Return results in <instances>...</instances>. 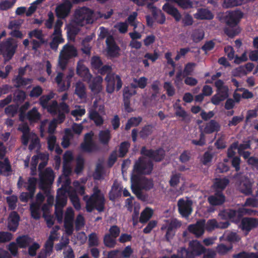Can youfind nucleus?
<instances>
[{
    "label": "nucleus",
    "mask_w": 258,
    "mask_h": 258,
    "mask_svg": "<svg viewBox=\"0 0 258 258\" xmlns=\"http://www.w3.org/2000/svg\"><path fill=\"white\" fill-rule=\"evenodd\" d=\"M220 124L216 120L211 119L206 123L203 133L210 134L215 132H219L220 130Z\"/></svg>",
    "instance_id": "nucleus-26"
},
{
    "label": "nucleus",
    "mask_w": 258,
    "mask_h": 258,
    "mask_svg": "<svg viewBox=\"0 0 258 258\" xmlns=\"http://www.w3.org/2000/svg\"><path fill=\"white\" fill-rule=\"evenodd\" d=\"M141 154L155 162L162 161L165 156V151L161 148L154 150L153 149H148L145 146H143L141 148Z\"/></svg>",
    "instance_id": "nucleus-8"
},
{
    "label": "nucleus",
    "mask_w": 258,
    "mask_h": 258,
    "mask_svg": "<svg viewBox=\"0 0 258 258\" xmlns=\"http://www.w3.org/2000/svg\"><path fill=\"white\" fill-rule=\"evenodd\" d=\"M94 134L90 131L84 135L83 141L81 143L80 149L82 152L92 153L99 150V147L93 140Z\"/></svg>",
    "instance_id": "nucleus-4"
},
{
    "label": "nucleus",
    "mask_w": 258,
    "mask_h": 258,
    "mask_svg": "<svg viewBox=\"0 0 258 258\" xmlns=\"http://www.w3.org/2000/svg\"><path fill=\"white\" fill-rule=\"evenodd\" d=\"M153 168V164L151 161L140 157L135 164L134 170L139 174H149Z\"/></svg>",
    "instance_id": "nucleus-6"
},
{
    "label": "nucleus",
    "mask_w": 258,
    "mask_h": 258,
    "mask_svg": "<svg viewBox=\"0 0 258 258\" xmlns=\"http://www.w3.org/2000/svg\"><path fill=\"white\" fill-rule=\"evenodd\" d=\"M215 228H219V224L215 219H210L208 220L206 229L208 231H212Z\"/></svg>",
    "instance_id": "nucleus-57"
},
{
    "label": "nucleus",
    "mask_w": 258,
    "mask_h": 258,
    "mask_svg": "<svg viewBox=\"0 0 258 258\" xmlns=\"http://www.w3.org/2000/svg\"><path fill=\"white\" fill-rule=\"evenodd\" d=\"M88 243L90 247L98 245V238L96 233L93 232L89 235Z\"/></svg>",
    "instance_id": "nucleus-58"
},
{
    "label": "nucleus",
    "mask_w": 258,
    "mask_h": 258,
    "mask_svg": "<svg viewBox=\"0 0 258 258\" xmlns=\"http://www.w3.org/2000/svg\"><path fill=\"white\" fill-rule=\"evenodd\" d=\"M192 202L191 201H185L180 199L177 202L178 211L180 214L184 217H188L192 212Z\"/></svg>",
    "instance_id": "nucleus-15"
},
{
    "label": "nucleus",
    "mask_w": 258,
    "mask_h": 258,
    "mask_svg": "<svg viewBox=\"0 0 258 258\" xmlns=\"http://www.w3.org/2000/svg\"><path fill=\"white\" fill-rule=\"evenodd\" d=\"M191 37L194 42L198 43L204 38V33L199 30H195L193 32Z\"/></svg>",
    "instance_id": "nucleus-59"
},
{
    "label": "nucleus",
    "mask_w": 258,
    "mask_h": 258,
    "mask_svg": "<svg viewBox=\"0 0 258 258\" xmlns=\"http://www.w3.org/2000/svg\"><path fill=\"white\" fill-rule=\"evenodd\" d=\"M107 46V55L110 57H116L119 55L120 48L115 43L112 36L108 37L106 40Z\"/></svg>",
    "instance_id": "nucleus-18"
},
{
    "label": "nucleus",
    "mask_w": 258,
    "mask_h": 258,
    "mask_svg": "<svg viewBox=\"0 0 258 258\" xmlns=\"http://www.w3.org/2000/svg\"><path fill=\"white\" fill-rule=\"evenodd\" d=\"M194 17L198 20H212L214 18V15L210 10L207 9L200 8L194 14Z\"/></svg>",
    "instance_id": "nucleus-25"
},
{
    "label": "nucleus",
    "mask_w": 258,
    "mask_h": 258,
    "mask_svg": "<svg viewBox=\"0 0 258 258\" xmlns=\"http://www.w3.org/2000/svg\"><path fill=\"white\" fill-rule=\"evenodd\" d=\"M26 118L30 122H37L40 119L41 114L34 107L27 112Z\"/></svg>",
    "instance_id": "nucleus-34"
},
{
    "label": "nucleus",
    "mask_w": 258,
    "mask_h": 258,
    "mask_svg": "<svg viewBox=\"0 0 258 258\" xmlns=\"http://www.w3.org/2000/svg\"><path fill=\"white\" fill-rule=\"evenodd\" d=\"M63 55L68 57L69 59L77 55V51L76 48L72 45H68L64 47Z\"/></svg>",
    "instance_id": "nucleus-41"
},
{
    "label": "nucleus",
    "mask_w": 258,
    "mask_h": 258,
    "mask_svg": "<svg viewBox=\"0 0 258 258\" xmlns=\"http://www.w3.org/2000/svg\"><path fill=\"white\" fill-rule=\"evenodd\" d=\"M75 93L80 99H85L87 97L86 88L83 83L81 81L76 83Z\"/></svg>",
    "instance_id": "nucleus-30"
},
{
    "label": "nucleus",
    "mask_w": 258,
    "mask_h": 258,
    "mask_svg": "<svg viewBox=\"0 0 258 258\" xmlns=\"http://www.w3.org/2000/svg\"><path fill=\"white\" fill-rule=\"evenodd\" d=\"M153 214V210L149 207H146L141 213L139 222L141 223L147 222L152 217Z\"/></svg>",
    "instance_id": "nucleus-35"
},
{
    "label": "nucleus",
    "mask_w": 258,
    "mask_h": 258,
    "mask_svg": "<svg viewBox=\"0 0 258 258\" xmlns=\"http://www.w3.org/2000/svg\"><path fill=\"white\" fill-rule=\"evenodd\" d=\"M67 196L56 197L55 207L63 208L67 203Z\"/></svg>",
    "instance_id": "nucleus-55"
},
{
    "label": "nucleus",
    "mask_w": 258,
    "mask_h": 258,
    "mask_svg": "<svg viewBox=\"0 0 258 258\" xmlns=\"http://www.w3.org/2000/svg\"><path fill=\"white\" fill-rule=\"evenodd\" d=\"M243 215V210H235L231 209H223L219 211L218 216L222 220H231L234 222V218L237 217L240 219Z\"/></svg>",
    "instance_id": "nucleus-10"
},
{
    "label": "nucleus",
    "mask_w": 258,
    "mask_h": 258,
    "mask_svg": "<svg viewBox=\"0 0 258 258\" xmlns=\"http://www.w3.org/2000/svg\"><path fill=\"white\" fill-rule=\"evenodd\" d=\"M74 219V212L73 210L71 208H68L64 215V227L66 232L68 235H71L73 233Z\"/></svg>",
    "instance_id": "nucleus-13"
},
{
    "label": "nucleus",
    "mask_w": 258,
    "mask_h": 258,
    "mask_svg": "<svg viewBox=\"0 0 258 258\" xmlns=\"http://www.w3.org/2000/svg\"><path fill=\"white\" fill-rule=\"evenodd\" d=\"M28 36L30 38L34 37L40 40V42L47 43V39L44 38V34L42 30L35 29L28 33Z\"/></svg>",
    "instance_id": "nucleus-36"
},
{
    "label": "nucleus",
    "mask_w": 258,
    "mask_h": 258,
    "mask_svg": "<svg viewBox=\"0 0 258 258\" xmlns=\"http://www.w3.org/2000/svg\"><path fill=\"white\" fill-rule=\"evenodd\" d=\"M20 220L18 213L16 211L12 212L8 220V229L12 232H15L18 229Z\"/></svg>",
    "instance_id": "nucleus-20"
},
{
    "label": "nucleus",
    "mask_w": 258,
    "mask_h": 258,
    "mask_svg": "<svg viewBox=\"0 0 258 258\" xmlns=\"http://www.w3.org/2000/svg\"><path fill=\"white\" fill-rule=\"evenodd\" d=\"M103 243L106 247L113 248L116 244V238L106 233L103 237Z\"/></svg>",
    "instance_id": "nucleus-42"
},
{
    "label": "nucleus",
    "mask_w": 258,
    "mask_h": 258,
    "mask_svg": "<svg viewBox=\"0 0 258 258\" xmlns=\"http://www.w3.org/2000/svg\"><path fill=\"white\" fill-rule=\"evenodd\" d=\"M208 201L212 206L221 205L225 201V197L222 191H217L214 195L208 197Z\"/></svg>",
    "instance_id": "nucleus-23"
},
{
    "label": "nucleus",
    "mask_w": 258,
    "mask_h": 258,
    "mask_svg": "<svg viewBox=\"0 0 258 258\" xmlns=\"http://www.w3.org/2000/svg\"><path fill=\"white\" fill-rule=\"evenodd\" d=\"M69 197L74 207L77 210H80L81 208V204L76 192H71Z\"/></svg>",
    "instance_id": "nucleus-47"
},
{
    "label": "nucleus",
    "mask_w": 258,
    "mask_h": 258,
    "mask_svg": "<svg viewBox=\"0 0 258 258\" xmlns=\"http://www.w3.org/2000/svg\"><path fill=\"white\" fill-rule=\"evenodd\" d=\"M13 82L15 83L14 87L15 88H20L22 86H25L31 83L32 80L30 78H24L22 76H16L12 80Z\"/></svg>",
    "instance_id": "nucleus-31"
},
{
    "label": "nucleus",
    "mask_w": 258,
    "mask_h": 258,
    "mask_svg": "<svg viewBox=\"0 0 258 258\" xmlns=\"http://www.w3.org/2000/svg\"><path fill=\"white\" fill-rule=\"evenodd\" d=\"M18 248L16 242H11L8 246V249L10 252L11 256H17L18 255Z\"/></svg>",
    "instance_id": "nucleus-61"
},
{
    "label": "nucleus",
    "mask_w": 258,
    "mask_h": 258,
    "mask_svg": "<svg viewBox=\"0 0 258 258\" xmlns=\"http://www.w3.org/2000/svg\"><path fill=\"white\" fill-rule=\"evenodd\" d=\"M103 78L100 76H97L90 79L89 81H86L88 85L89 88L91 92L94 94L100 93L103 89Z\"/></svg>",
    "instance_id": "nucleus-16"
},
{
    "label": "nucleus",
    "mask_w": 258,
    "mask_h": 258,
    "mask_svg": "<svg viewBox=\"0 0 258 258\" xmlns=\"http://www.w3.org/2000/svg\"><path fill=\"white\" fill-rule=\"evenodd\" d=\"M37 182V180L36 178L34 177H29L28 182H27V184L24 185V187L26 188L29 192H32L34 195L36 191Z\"/></svg>",
    "instance_id": "nucleus-38"
},
{
    "label": "nucleus",
    "mask_w": 258,
    "mask_h": 258,
    "mask_svg": "<svg viewBox=\"0 0 258 258\" xmlns=\"http://www.w3.org/2000/svg\"><path fill=\"white\" fill-rule=\"evenodd\" d=\"M229 183V180L228 178H223L217 179L215 184L217 188L223 190L226 188Z\"/></svg>",
    "instance_id": "nucleus-53"
},
{
    "label": "nucleus",
    "mask_w": 258,
    "mask_h": 258,
    "mask_svg": "<svg viewBox=\"0 0 258 258\" xmlns=\"http://www.w3.org/2000/svg\"><path fill=\"white\" fill-rule=\"evenodd\" d=\"M142 121V118L141 116L132 117L128 119L125 126V130H129L132 126H137Z\"/></svg>",
    "instance_id": "nucleus-40"
},
{
    "label": "nucleus",
    "mask_w": 258,
    "mask_h": 258,
    "mask_svg": "<svg viewBox=\"0 0 258 258\" xmlns=\"http://www.w3.org/2000/svg\"><path fill=\"white\" fill-rule=\"evenodd\" d=\"M85 225L84 217L81 214H79L75 221V228L77 231L82 229Z\"/></svg>",
    "instance_id": "nucleus-60"
},
{
    "label": "nucleus",
    "mask_w": 258,
    "mask_h": 258,
    "mask_svg": "<svg viewBox=\"0 0 258 258\" xmlns=\"http://www.w3.org/2000/svg\"><path fill=\"white\" fill-rule=\"evenodd\" d=\"M258 226V219L252 217H244L242 219L240 227L243 231H245L247 234L252 229Z\"/></svg>",
    "instance_id": "nucleus-17"
},
{
    "label": "nucleus",
    "mask_w": 258,
    "mask_h": 258,
    "mask_svg": "<svg viewBox=\"0 0 258 258\" xmlns=\"http://www.w3.org/2000/svg\"><path fill=\"white\" fill-rule=\"evenodd\" d=\"M18 44L12 38L0 43V54L3 55L5 61L11 60L14 55Z\"/></svg>",
    "instance_id": "nucleus-3"
},
{
    "label": "nucleus",
    "mask_w": 258,
    "mask_h": 258,
    "mask_svg": "<svg viewBox=\"0 0 258 258\" xmlns=\"http://www.w3.org/2000/svg\"><path fill=\"white\" fill-rule=\"evenodd\" d=\"M88 197V196L84 197V200L86 201V210L87 212L91 213L94 209L100 213L104 211L105 197L98 186H95L93 187L92 194Z\"/></svg>",
    "instance_id": "nucleus-1"
},
{
    "label": "nucleus",
    "mask_w": 258,
    "mask_h": 258,
    "mask_svg": "<svg viewBox=\"0 0 258 258\" xmlns=\"http://www.w3.org/2000/svg\"><path fill=\"white\" fill-rule=\"evenodd\" d=\"M41 205L37 202H33L30 204V211L32 218L35 220L40 218Z\"/></svg>",
    "instance_id": "nucleus-33"
},
{
    "label": "nucleus",
    "mask_w": 258,
    "mask_h": 258,
    "mask_svg": "<svg viewBox=\"0 0 258 258\" xmlns=\"http://www.w3.org/2000/svg\"><path fill=\"white\" fill-rule=\"evenodd\" d=\"M252 183L248 177L243 178L239 184V191L245 196L251 195L252 193Z\"/></svg>",
    "instance_id": "nucleus-21"
},
{
    "label": "nucleus",
    "mask_w": 258,
    "mask_h": 258,
    "mask_svg": "<svg viewBox=\"0 0 258 258\" xmlns=\"http://www.w3.org/2000/svg\"><path fill=\"white\" fill-rule=\"evenodd\" d=\"M142 180L137 175H133L131 177V188L132 190L138 189L140 187V184Z\"/></svg>",
    "instance_id": "nucleus-50"
},
{
    "label": "nucleus",
    "mask_w": 258,
    "mask_h": 258,
    "mask_svg": "<svg viewBox=\"0 0 258 258\" xmlns=\"http://www.w3.org/2000/svg\"><path fill=\"white\" fill-rule=\"evenodd\" d=\"M91 65L92 68L98 70L102 65L103 62L99 56H93L91 58Z\"/></svg>",
    "instance_id": "nucleus-45"
},
{
    "label": "nucleus",
    "mask_w": 258,
    "mask_h": 258,
    "mask_svg": "<svg viewBox=\"0 0 258 258\" xmlns=\"http://www.w3.org/2000/svg\"><path fill=\"white\" fill-rule=\"evenodd\" d=\"M154 130V126L152 124H147L143 126L139 132V136L142 139H146L151 135Z\"/></svg>",
    "instance_id": "nucleus-37"
},
{
    "label": "nucleus",
    "mask_w": 258,
    "mask_h": 258,
    "mask_svg": "<svg viewBox=\"0 0 258 258\" xmlns=\"http://www.w3.org/2000/svg\"><path fill=\"white\" fill-rule=\"evenodd\" d=\"M6 200L8 204L9 209L11 210H15L17 207L16 204L18 201L17 197L15 195L7 197Z\"/></svg>",
    "instance_id": "nucleus-48"
},
{
    "label": "nucleus",
    "mask_w": 258,
    "mask_h": 258,
    "mask_svg": "<svg viewBox=\"0 0 258 258\" xmlns=\"http://www.w3.org/2000/svg\"><path fill=\"white\" fill-rule=\"evenodd\" d=\"M243 16V13L239 10L229 12L225 16V22L227 26L230 27H235Z\"/></svg>",
    "instance_id": "nucleus-12"
},
{
    "label": "nucleus",
    "mask_w": 258,
    "mask_h": 258,
    "mask_svg": "<svg viewBox=\"0 0 258 258\" xmlns=\"http://www.w3.org/2000/svg\"><path fill=\"white\" fill-rule=\"evenodd\" d=\"M130 145V143L127 141H124L120 143L118 150L119 157L123 158L125 157L128 151Z\"/></svg>",
    "instance_id": "nucleus-43"
},
{
    "label": "nucleus",
    "mask_w": 258,
    "mask_h": 258,
    "mask_svg": "<svg viewBox=\"0 0 258 258\" xmlns=\"http://www.w3.org/2000/svg\"><path fill=\"white\" fill-rule=\"evenodd\" d=\"M107 83L106 91L109 94L112 93L115 89V84L116 83V89L119 91L122 86V82L119 76L115 74H108L105 78Z\"/></svg>",
    "instance_id": "nucleus-7"
},
{
    "label": "nucleus",
    "mask_w": 258,
    "mask_h": 258,
    "mask_svg": "<svg viewBox=\"0 0 258 258\" xmlns=\"http://www.w3.org/2000/svg\"><path fill=\"white\" fill-rule=\"evenodd\" d=\"M229 97L228 87H224L220 90H216V93L214 95L211 99V103L215 105H219L220 103L227 99Z\"/></svg>",
    "instance_id": "nucleus-14"
},
{
    "label": "nucleus",
    "mask_w": 258,
    "mask_h": 258,
    "mask_svg": "<svg viewBox=\"0 0 258 258\" xmlns=\"http://www.w3.org/2000/svg\"><path fill=\"white\" fill-rule=\"evenodd\" d=\"M72 7V4L69 0H65L62 3L56 7L55 10L56 16L58 19H65L70 14Z\"/></svg>",
    "instance_id": "nucleus-11"
},
{
    "label": "nucleus",
    "mask_w": 258,
    "mask_h": 258,
    "mask_svg": "<svg viewBox=\"0 0 258 258\" xmlns=\"http://www.w3.org/2000/svg\"><path fill=\"white\" fill-rule=\"evenodd\" d=\"M48 19L45 21L44 23L45 26L48 29H51L53 27V24L54 21V16L53 13L50 11L48 13Z\"/></svg>",
    "instance_id": "nucleus-63"
},
{
    "label": "nucleus",
    "mask_w": 258,
    "mask_h": 258,
    "mask_svg": "<svg viewBox=\"0 0 258 258\" xmlns=\"http://www.w3.org/2000/svg\"><path fill=\"white\" fill-rule=\"evenodd\" d=\"M181 174L180 173L172 174L169 181L171 187H175L180 182Z\"/></svg>",
    "instance_id": "nucleus-62"
},
{
    "label": "nucleus",
    "mask_w": 258,
    "mask_h": 258,
    "mask_svg": "<svg viewBox=\"0 0 258 258\" xmlns=\"http://www.w3.org/2000/svg\"><path fill=\"white\" fill-rule=\"evenodd\" d=\"M32 240L28 235H22L17 237L16 243L20 248H26L29 246Z\"/></svg>",
    "instance_id": "nucleus-29"
},
{
    "label": "nucleus",
    "mask_w": 258,
    "mask_h": 258,
    "mask_svg": "<svg viewBox=\"0 0 258 258\" xmlns=\"http://www.w3.org/2000/svg\"><path fill=\"white\" fill-rule=\"evenodd\" d=\"M163 10L171 16L176 22H179L181 19V15L179 10L171 5L166 3L163 7Z\"/></svg>",
    "instance_id": "nucleus-22"
},
{
    "label": "nucleus",
    "mask_w": 258,
    "mask_h": 258,
    "mask_svg": "<svg viewBox=\"0 0 258 258\" xmlns=\"http://www.w3.org/2000/svg\"><path fill=\"white\" fill-rule=\"evenodd\" d=\"M153 183L152 180L147 178H144L142 180L140 184L141 189H145V190H149L153 187Z\"/></svg>",
    "instance_id": "nucleus-56"
},
{
    "label": "nucleus",
    "mask_w": 258,
    "mask_h": 258,
    "mask_svg": "<svg viewBox=\"0 0 258 258\" xmlns=\"http://www.w3.org/2000/svg\"><path fill=\"white\" fill-rule=\"evenodd\" d=\"M188 249L198 256L203 254L206 250V248L198 240H193L190 242Z\"/></svg>",
    "instance_id": "nucleus-27"
},
{
    "label": "nucleus",
    "mask_w": 258,
    "mask_h": 258,
    "mask_svg": "<svg viewBox=\"0 0 258 258\" xmlns=\"http://www.w3.org/2000/svg\"><path fill=\"white\" fill-rule=\"evenodd\" d=\"M153 18L157 23L163 24L166 20V17L164 13L161 11H158L157 9H154L152 11Z\"/></svg>",
    "instance_id": "nucleus-39"
},
{
    "label": "nucleus",
    "mask_w": 258,
    "mask_h": 258,
    "mask_svg": "<svg viewBox=\"0 0 258 258\" xmlns=\"http://www.w3.org/2000/svg\"><path fill=\"white\" fill-rule=\"evenodd\" d=\"M12 171V167L8 158H5L4 161H0V173L10 172Z\"/></svg>",
    "instance_id": "nucleus-46"
},
{
    "label": "nucleus",
    "mask_w": 258,
    "mask_h": 258,
    "mask_svg": "<svg viewBox=\"0 0 258 258\" xmlns=\"http://www.w3.org/2000/svg\"><path fill=\"white\" fill-rule=\"evenodd\" d=\"M94 12L90 9L87 7H82L77 9L75 12V19L76 23L81 26L86 24H92L93 23Z\"/></svg>",
    "instance_id": "nucleus-2"
},
{
    "label": "nucleus",
    "mask_w": 258,
    "mask_h": 258,
    "mask_svg": "<svg viewBox=\"0 0 258 258\" xmlns=\"http://www.w3.org/2000/svg\"><path fill=\"white\" fill-rule=\"evenodd\" d=\"M242 0H225L223 3V7L230 8L241 5Z\"/></svg>",
    "instance_id": "nucleus-52"
},
{
    "label": "nucleus",
    "mask_w": 258,
    "mask_h": 258,
    "mask_svg": "<svg viewBox=\"0 0 258 258\" xmlns=\"http://www.w3.org/2000/svg\"><path fill=\"white\" fill-rule=\"evenodd\" d=\"M181 226V223L176 219L165 221V223L162 225L161 230L166 231L165 237L167 241H170L173 238L177 229L180 227Z\"/></svg>",
    "instance_id": "nucleus-5"
},
{
    "label": "nucleus",
    "mask_w": 258,
    "mask_h": 258,
    "mask_svg": "<svg viewBox=\"0 0 258 258\" xmlns=\"http://www.w3.org/2000/svg\"><path fill=\"white\" fill-rule=\"evenodd\" d=\"M89 118L97 126H100L104 123L102 116L95 110H92L89 112Z\"/></svg>",
    "instance_id": "nucleus-32"
},
{
    "label": "nucleus",
    "mask_w": 258,
    "mask_h": 258,
    "mask_svg": "<svg viewBox=\"0 0 258 258\" xmlns=\"http://www.w3.org/2000/svg\"><path fill=\"white\" fill-rule=\"evenodd\" d=\"M204 222H197L195 224H190L188 226L189 232L195 234L197 237L202 236L204 233Z\"/></svg>",
    "instance_id": "nucleus-24"
},
{
    "label": "nucleus",
    "mask_w": 258,
    "mask_h": 258,
    "mask_svg": "<svg viewBox=\"0 0 258 258\" xmlns=\"http://www.w3.org/2000/svg\"><path fill=\"white\" fill-rule=\"evenodd\" d=\"M99 142L104 146H108L111 139V132L109 130L100 131L98 134Z\"/></svg>",
    "instance_id": "nucleus-28"
},
{
    "label": "nucleus",
    "mask_w": 258,
    "mask_h": 258,
    "mask_svg": "<svg viewBox=\"0 0 258 258\" xmlns=\"http://www.w3.org/2000/svg\"><path fill=\"white\" fill-rule=\"evenodd\" d=\"M148 79L145 77H140L139 79L134 78V82L136 84L133 85L134 88H140L141 89H144L147 84Z\"/></svg>",
    "instance_id": "nucleus-44"
},
{
    "label": "nucleus",
    "mask_w": 258,
    "mask_h": 258,
    "mask_svg": "<svg viewBox=\"0 0 258 258\" xmlns=\"http://www.w3.org/2000/svg\"><path fill=\"white\" fill-rule=\"evenodd\" d=\"M132 192L136 196L137 198L142 202H147L148 200V194L143 192L140 187L132 190Z\"/></svg>",
    "instance_id": "nucleus-49"
},
{
    "label": "nucleus",
    "mask_w": 258,
    "mask_h": 258,
    "mask_svg": "<svg viewBox=\"0 0 258 258\" xmlns=\"http://www.w3.org/2000/svg\"><path fill=\"white\" fill-rule=\"evenodd\" d=\"M13 238V234L6 231H0V243H4L10 241Z\"/></svg>",
    "instance_id": "nucleus-51"
},
{
    "label": "nucleus",
    "mask_w": 258,
    "mask_h": 258,
    "mask_svg": "<svg viewBox=\"0 0 258 258\" xmlns=\"http://www.w3.org/2000/svg\"><path fill=\"white\" fill-rule=\"evenodd\" d=\"M196 66V63L195 62H188L184 68L183 70V74L184 76H191L194 70L195 67Z\"/></svg>",
    "instance_id": "nucleus-54"
},
{
    "label": "nucleus",
    "mask_w": 258,
    "mask_h": 258,
    "mask_svg": "<svg viewBox=\"0 0 258 258\" xmlns=\"http://www.w3.org/2000/svg\"><path fill=\"white\" fill-rule=\"evenodd\" d=\"M43 89L40 86L33 87L29 93L30 97L37 98L41 95Z\"/></svg>",
    "instance_id": "nucleus-64"
},
{
    "label": "nucleus",
    "mask_w": 258,
    "mask_h": 258,
    "mask_svg": "<svg viewBox=\"0 0 258 258\" xmlns=\"http://www.w3.org/2000/svg\"><path fill=\"white\" fill-rule=\"evenodd\" d=\"M39 177V187L44 190L52 183L54 180V173L51 168H47L44 172L40 173Z\"/></svg>",
    "instance_id": "nucleus-9"
},
{
    "label": "nucleus",
    "mask_w": 258,
    "mask_h": 258,
    "mask_svg": "<svg viewBox=\"0 0 258 258\" xmlns=\"http://www.w3.org/2000/svg\"><path fill=\"white\" fill-rule=\"evenodd\" d=\"M77 74L82 78L84 82L89 81L92 78L89 69L82 62H78L76 68Z\"/></svg>",
    "instance_id": "nucleus-19"
}]
</instances>
